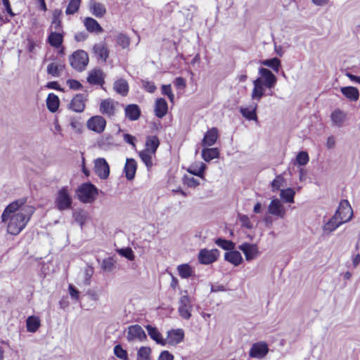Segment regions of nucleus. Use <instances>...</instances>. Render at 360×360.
<instances>
[{
  "instance_id": "obj_32",
  "label": "nucleus",
  "mask_w": 360,
  "mask_h": 360,
  "mask_svg": "<svg viewBox=\"0 0 360 360\" xmlns=\"http://www.w3.org/2000/svg\"><path fill=\"white\" fill-rule=\"evenodd\" d=\"M340 91L347 98L352 101H356L359 99V92L358 89L354 86L341 87Z\"/></svg>"
},
{
  "instance_id": "obj_18",
  "label": "nucleus",
  "mask_w": 360,
  "mask_h": 360,
  "mask_svg": "<svg viewBox=\"0 0 360 360\" xmlns=\"http://www.w3.org/2000/svg\"><path fill=\"white\" fill-rule=\"evenodd\" d=\"M124 114L129 120L136 121L141 117V110L137 104H129L124 108Z\"/></svg>"
},
{
  "instance_id": "obj_28",
  "label": "nucleus",
  "mask_w": 360,
  "mask_h": 360,
  "mask_svg": "<svg viewBox=\"0 0 360 360\" xmlns=\"http://www.w3.org/2000/svg\"><path fill=\"white\" fill-rule=\"evenodd\" d=\"M168 105L166 100L163 98H157L155 104V113L159 117H163L167 112Z\"/></svg>"
},
{
  "instance_id": "obj_4",
  "label": "nucleus",
  "mask_w": 360,
  "mask_h": 360,
  "mask_svg": "<svg viewBox=\"0 0 360 360\" xmlns=\"http://www.w3.org/2000/svg\"><path fill=\"white\" fill-rule=\"evenodd\" d=\"M73 199L72 189L68 186H63L58 190L55 198V206L59 211H65L72 208Z\"/></svg>"
},
{
  "instance_id": "obj_51",
  "label": "nucleus",
  "mask_w": 360,
  "mask_h": 360,
  "mask_svg": "<svg viewBox=\"0 0 360 360\" xmlns=\"http://www.w3.org/2000/svg\"><path fill=\"white\" fill-rule=\"evenodd\" d=\"M183 182L185 185L191 188H195L200 184V182L197 179L187 175H185L183 177Z\"/></svg>"
},
{
  "instance_id": "obj_23",
  "label": "nucleus",
  "mask_w": 360,
  "mask_h": 360,
  "mask_svg": "<svg viewBox=\"0 0 360 360\" xmlns=\"http://www.w3.org/2000/svg\"><path fill=\"white\" fill-rule=\"evenodd\" d=\"M100 111L102 114L112 117L115 113V103L111 99H105L101 102Z\"/></svg>"
},
{
  "instance_id": "obj_29",
  "label": "nucleus",
  "mask_w": 360,
  "mask_h": 360,
  "mask_svg": "<svg viewBox=\"0 0 360 360\" xmlns=\"http://www.w3.org/2000/svg\"><path fill=\"white\" fill-rule=\"evenodd\" d=\"M345 118L346 113L340 109H335L330 115L333 125L337 127H342Z\"/></svg>"
},
{
  "instance_id": "obj_9",
  "label": "nucleus",
  "mask_w": 360,
  "mask_h": 360,
  "mask_svg": "<svg viewBox=\"0 0 360 360\" xmlns=\"http://www.w3.org/2000/svg\"><path fill=\"white\" fill-rule=\"evenodd\" d=\"M268 213L273 216H276L283 219L286 214V210L282 202L276 198H272L268 206Z\"/></svg>"
},
{
  "instance_id": "obj_33",
  "label": "nucleus",
  "mask_w": 360,
  "mask_h": 360,
  "mask_svg": "<svg viewBox=\"0 0 360 360\" xmlns=\"http://www.w3.org/2000/svg\"><path fill=\"white\" fill-rule=\"evenodd\" d=\"M257 104L255 103L251 105L250 108H240V112L241 115L248 120H257Z\"/></svg>"
},
{
  "instance_id": "obj_35",
  "label": "nucleus",
  "mask_w": 360,
  "mask_h": 360,
  "mask_svg": "<svg viewBox=\"0 0 360 360\" xmlns=\"http://www.w3.org/2000/svg\"><path fill=\"white\" fill-rule=\"evenodd\" d=\"M93 50L94 53L103 62H105L109 56V51L105 44H96Z\"/></svg>"
},
{
  "instance_id": "obj_10",
  "label": "nucleus",
  "mask_w": 360,
  "mask_h": 360,
  "mask_svg": "<svg viewBox=\"0 0 360 360\" xmlns=\"http://www.w3.org/2000/svg\"><path fill=\"white\" fill-rule=\"evenodd\" d=\"M86 126L93 131L101 133L105 128L106 121L102 116L95 115L88 120Z\"/></svg>"
},
{
  "instance_id": "obj_6",
  "label": "nucleus",
  "mask_w": 360,
  "mask_h": 360,
  "mask_svg": "<svg viewBox=\"0 0 360 360\" xmlns=\"http://www.w3.org/2000/svg\"><path fill=\"white\" fill-rule=\"evenodd\" d=\"M184 295L179 298L178 311L179 315L184 319H189L191 316V311L193 305L190 297L187 295V291L185 290Z\"/></svg>"
},
{
  "instance_id": "obj_44",
  "label": "nucleus",
  "mask_w": 360,
  "mask_h": 360,
  "mask_svg": "<svg viewBox=\"0 0 360 360\" xmlns=\"http://www.w3.org/2000/svg\"><path fill=\"white\" fill-rule=\"evenodd\" d=\"M72 217L75 221L79 224L81 226H82L86 220L87 214L84 210H77L73 212Z\"/></svg>"
},
{
  "instance_id": "obj_7",
  "label": "nucleus",
  "mask_w": 360,
  "mask_h": 360,
  "mask_svg": "<svg viewBox=\"0 0 360 360\" xmlns=\"http://www.w3.org/2000/svg\"><path fill=\"white\" fill-rule=\"evenodd\" d=\"M335 215L343 223H346L351 220L353 217V211L348 200H342L339 205L338 209Z\"/></svg>"
},
{
  "instance_id": "obj_49",
  "label": "nucleus",
  "mask_w": 360,
  "mask_h": 360,
  "mask_svg": "<svg viewBox=\"0 0 360 360\" xmlns=\"http://www.w3.org/2000/svg\"><path fill=\"white\" fill-rule=\"evenodd\" d=\"M70 124L71 127L77 132H81L83 128V122L78 117H70Z\"/></svg>"
},
{
  "instance_id": "obj_58",
  "label": "nucleus",
  "mask_w": 360,
  "mask_h": 360,
  "mask_svg": "<svg viewBox=\"0 0 360 360\" xmlns=\"http://www.w3.org/2000/svg\"><path fill=\"white\" fill-rule=\"evenodd\" d=\"M67 84L71 89L74 90H79L82 87V84L79 81L75 79H68L67 81Z\"/></svg>"
},
{
  "instance_id": "obj_3",
  "label": "nucleus",
  "mask_w": 360,
  "mask_h": 360,
  "mask_svg": "<svg viewBox=\"0 0 360 360\" xmlns=\"http://www.w3.org/2000/svg\"><path fill=\"white\" fill-rule=\"evenodd\" d=\"M78 200L82 203H93L98 195V188L91 183L82 184L75 191Z\"/></svg>"
},
{
  "instance_id": "obj_1",
  "label": "nucleus",
  "mask_w": 360,
  "mask_h": 360,
  "mask_svg": "<svg viewBox=\"0 0 360 360\" xmlns=\"http://www.w3.org/2000/svg\"><path fill=\"white\" fill-rule=\"evenodd\" d=\"M26 198H20L10 203L1 215L2 221L7 225V232L19 234L26 226L34 212V207L26 205Z\"/></svg>"
},
{
  "instance_id": "obj_48",
  "label": "nucleus",
  "mask_w": 360,
  "mask_h": 360,
  "mask_svg": "<svg viewBox=\"0 0 360 360\" xmlns=\"http://www.w3.org/2000/svg\"><path fill=\"white\" fill-rule=\"evenodd\" d=\"M113 351H114L115 355L117 358L122 359V360H128L127 352L125 349H124L121 345H115L113 349Z\"/></svg>"
},
{
  "instance_id": "obj_45",
  "label": "nucleus",
  "mask_w": 360,
  "mask_h": 360,
  "mask_svg": "<svg viewBox=\"0 0 360 360\" xmlns=\"http://www.w3.org/2000/svg\"><path fill=\"white\" fill-rule=\"evenodd\" d=\"M82 0H70L66 8V15H73L78 11Z\"/></svg>"
},
{
  "instance_id": "obj_26",
  "label": "nucleus",
  "mask_w": 360,
  "mask_h": 360,
  "mask_svg": "<svg viewBox=\"0 0 360 360\" xmlns=\"http://www.w3.org/2000/svg\"><path fill=\"white\" fill-rule=\"evenodd\" d=\"M146 328L150 338L156 342L157 344L165 346L167 344L166 340L163 339L161 333L157 328L150 325H147Z\"/></svg>"
},
{
  "instance_id": "obj_40",
  "label": "nucleus",
  "mask_w": 360,
  "mask_h": 360,
  "mask_svg": "<svg viewBox=\"0 0 360 360\" xmlns=\"http://www.w3.org/2000/svg\"><path fill=\"white\" fill-rule=\"evenodd\" d=\"M260 64L271 68L274 72H278L281 66V60L278 58L262 60L259 61Z\"/></svg>"
},
{
  "instance_id": "obj_43",
  "label": "nucleus",
  "mask_w": 360,
  "mask_h": 360,
  "mask_svg": "<svg viewBox=\"0 0 360 360\" xmlns=\"http://www.w3.org/2000/svg\"><path fill=\"white\" fill-rule=\"evenodd\" d=\"M295 192L292 188H286V189H282L280 192V197L281 199L283 200L284 202H288V203H293L294 202V198H295Z\"/></svg>"
},
{
  "instance_id": "obj_25",
  "label": "nucleus",
  "mask_w": 360,
  "mask_h": 360,
  "mask_svg": "<svg viewBox=\"0 0 360 360\" xmlns=\"http://www.w3.org/2000/svg\"><path fill=\"white\" fill-rule=\"evenodd\" d=\"M254 88L251 97L253 100L259 101L264 95L265 85L262 83L260 78H257L253 81Z\"/></svg>"
},
{
  "instance_id": "obj_56",
  "label": "nucleus",
  "mask_w": 360,
  "mask_h": 360,
  "mask_svg": "<svg viewBox=\"0 0 360 360\" xmlns=\"http://www.w3.org/2000/svg\"><path fill=\"white\" fill-rule=\"evenodd\" d=\"M283 181L284 179L281 176H277L271 183L272 190L274 191L278 190L283 185Z\"/></svg>"
},
{
  "instance_id": "obj_8",
  "label": "nucleus",
  "mask_w": 360,
  "mask_h": 360,
  "mask_svg": "<svg viewBox=\"0 0 360 360\" xmlns=\"http://www.w3.org/2000/svg\"><path fill=\"white\" fill-rule=\"evenodd\" d=\"M126 338L130 342L134 341L143 342L146 340L147 336L141 326L132 325L127 329Z\"/></svg>"
},
{
  "instance_id": "obj_24",
  "label": "nucleus",
  "mask_w": 360,
  "mask_h": 360,
  "mask_svg": "<svg viewBox=\"0 0 360 360\" xmlns=\"http://www.w3.org/2000/svg\"><path fill=\"white\" fill-rule=\"evenodd\" d=\"M91 13L96 18H102L106 13V8L104 4L91 0L89 2Z\"/></svg>"
},
{
  "instance_id": "obj_54",
  "label": "nucleus",
  "mask_w": 360,
  "mask_h": 360,
  "mask_svg": "<svg viewBox=\"0 0 360 360\" xmlns=\"http://www.w3.org/2000/svg\"><path fill=\"white\" fill-rule=\"evenodd\" d=\"M142 86L143 88L148 93H154L157 89L154 82L148 80H143Z\"/></svg>"
},
{
  "instance_id": "obj_63",
  "label": "nucleus",
  "mask_w": 360,
  "mask_h": 360,
  "mask_svg": "<svg viewBox=\"0 0 360 360\" xmlns=\"http://www.w3.org/2000/svg\"><path fill=\"white\" fill-rule=\"evenodd\" d=\"M158 360H174V356L168 351H162L159 355Z\"/></svg>"
},
{
  "instance_id": "obj_31",
  "label": "nucleus",
  "mask_w": 360,
  "mask_h": 360,
  "mask_svg": "<svg viewBox=\"0 0 360 360\" xmlns=\"http://www.w3.org/2000/svg\"><path fill=\"white\" fill-rule=\"evenodd\" d=\"M126 163L124 166V173L126 178L128 180H132L134 178L136 171V163L134 159H126Z\"/></svg>"
},
{
  "instance_id": "obj_53",
  "label": "nucleus",
  "mask_w": 360,
  "mask_h": 360,
  "mask_svg": "<svg viewBox=\"0 0 360 360\" xmlns=\"http://www.w3.org/2000/svg\"><path fill=\"white\" fill-rule=\"evenodd\" d=\"M114 266L115 261L111 257L104 259L101 264L102 269L107 271H111L113 269Z\"/></svg>"
},
{
  "instance_id": "obj_42",
  "label": "nucleus",
  "mask_w": 360,
  "mask_h": 360,
  "mask_svg": "<svg viewBox=\"0 0 360 360\" xmlns=\"http://www.w3.org/2000/svg\"><path fill=\"white\" fill-rule=\"evenodd\" d=\"M26 326L28 332H36L40 326L39 319L35 316H29L26 321Z\"/></svg>"
},
{
  "instance_id": "obj_64",
  "label": "nucleus",
  "mask_w": 360,
  "mask_h": 360,
  "mask_svg": "<svg viewBox=\"0 0 360 360\" xmlns=\"http://www.w3.org/2000/svg\"><path fill=\"white\" fill-rule=\"evenodd\" d=\"M87 37H88V34L84 31L78 32L75 35V39L77 41H84V40H86L87 39Z\"/></svg>"
},
{
  "instance_id": "obj_39",
  "label": "nucleus",
  "mask_w": 360,
  "mask_h": 360,
  "mask_svg": "<svg viewBox=\"0 0 360 360\" xmlns=\"http://www.w3.org/2000/svg\"><path fill=\"white\" fill-rule=\"evenodd\" d=\"M225 259L233 264L234 266H238L243 261V257L240 253L236 250H230L226 252Z\"/></svg>"
},
{
  "instance_id": "obj_16",
  "label": "nucleus",
  "mask_w": 360,
  "mask_h": 360,
  "mask_svg": "<svg viewBox=\"0 0 360 360\" xmlns=\"http://www.w3.org/2000/svg\"><path fill=\"white\" fill-rule=\"evenodd\" d=\"M86 97L84 94H77L69 104V108L76 112H82L85 108Z\"/></svg>"
},
{
  "instance_id": "obj_19",
  "label": "nucleus",
  "mask_w": 360,
  "mask_h": 360,
  "mask_svg": "<svg viewBox=\"0 0 360 360\" xmlns=\"http://www.w3.org/2000/svg\"><path fill=\"white\" fill-rule=\"evenodd\" d=\"M83 23L86 30L91 33L100 34L103 32V27L98 21L91 17H86Z\"/></svg>"
},
{
  "instance_id": "obj_30",
  "label": "nucleus",
  "mask_w": 360,
  "mask_h": 360,
  "mask_svg": "<svg viewBox=\"0 0 360 360\" xmlns=\"http://www.w3.org/2000/svg\"><path fill=\"white\" fill-rule=\"evenodd\" d=\"M65 68L62 63L53 62L47 66V73L53 77H59Z\"/></svg>"
},
{
  "instance_id": "obj_62",
  "label": "nucleus",
  "mask_w": 360,
  "mask_h": 360,
  "mask_svg": "<svg viewBox=\"0 0 360 360\" xmlns=\"http://www.w3.org/2000/svg\"><path fill=\"white\" fill-rule=\"evenodd\" d=\"M1 1L5 8L6 12L11 17L14 16L15 13L12 11L9 0H1Z\"/></svg>"
},
{
  "instance_id": "obj_34",
  "label": "nucleus",
  "mask_w": 360,
  "mask_h": 360,
  "mask_svg": "<svg viewBox=\"0 0 360 360\" xmlns=\"http://www.w3.org/2000/svg\"><path fill=\"white\" fill-rule=\"evenodd\" d=\"M114 90L122 96H126L129 92V85L124 79H119L114 82Z\"/></svg>"
},
{
  "instance_id": "obj_41",
  "label": "nucleus",
  "mask_w": 360,
  "mask_h": 360,
  "mask_svg": "<svg viewBox=\"0 0 360 360\" xmlns=\"http://www.w3.org/2000/svg\"><path fill=\"white\" fill-rule=\"evenodd\" d=\"M177 271L182 278H188L194 274V270L188 264H183L177 266Z\"/></svg>"
},
{
  "instance_id": "obj_12",
  "label": "nucleus",
  "mask_w": 360,
  "mask_h": 360,
  "mask_svg": "<svg viewBox=\"0 0 360 360\" xmlns=\"http://www.w3.org/2000/svg\"><path fill=\"white\" fill-rule=\"evenodd\" d=\"M238 249L243 252L248 261L256 259L259 255V251L256 244L243 243L238 246Z\"/></svg>"
},
{
  "instance_id": "obj_61",
  "label": "nucleus",
  "mask_w": 360,
  "mask_h": 360,
  "mask_svg": "<svg viewBox=\"0 0 360 360\" xmlns=\"http://www.w3.org/2000/svg\"><path fill=\"white\" fill-rule=\"evenodd\" d=\"M123 139L126 143L132 146L133 147H135V142L136 141V139L135 136H134L129 134H124Z\"/></svg>"
},
{
  "instance_id": "obj_2",
  "label": "nucleus",
  "mask_w": 360,
  "mask_h": 360,
  "mask_svg": "<svg viewBox=\"0 0 360 360\" xmlns=\"http://www.w3.org/2000/svg\"><path fill=\"white\" fill-rule=\"evenodd\" d=\"M218 137V131L216 128H212L205 134L202 145L204 147L202 150V158H219V151L217 148H207L212 146Z\"/></svg>"
},
{
  "instance_id": "obj_59",
  "label": "nucleus",
  "mask_w": 360,
  "mask_h": 360,
  "mask_svg": "<svg viewBox=\"0 0 360 360\" xmlns=\"http://www.w3.org/2000/svg\"><path fill=\"white\" fill-rule=\"evenodd\" d=\"M51 28L54 29L53 32H63L61 20H52Z\"/></svg>"
},
{
  "instance_id": "obj_20",
  "label": "nucleus",
  "mask_w": 360,
  "mask_h": 360,
  "mask_svg": "<svg viewBox=\"0 0 360 360\" xmlns=\"http://www.w3.org/2000/svg\"><path fill=\"white\" fill-rule=\"evenodd\" d=\"M184 333L182 329L172 330L167 332V343L176 345L183 341Z\"/></svg>"
},
{
  "instance_id": "obj_50",
  "label": "nucleus",
  "mask_w": 360,
  "mask_h": 360,
  "mask_svg": "<svg viewBox=\"0 0 360 360\" xmlns=\"http://www.w3.org/2000/svg\"><path fill=\"white\" fill-rule=\"evenodd\" d=\"M116 42L122 48L126 49L129 45V39L125 34L120 33L117 36Z\"/></svg>"
},
{
  "instance_id": "obj_14",
  "label": "nucleus",
  "mask_w": 360,
  "mask_h": 360,
  "mask_svg": "<svg viewBox=\"0 0 360 360\" xmlns=\"http://www.w3.org/2000/svg\"><path fill=\"white\" fill-rule=\"evenodd\" d=\"M219 256V252L217 249L200 250L198 259L201 264H209L215 262Z\"/></svg>"
},
{
  "instance_id": "obj_60",
  "label": "nucleus",
  "mask_w": 360,
  "mask_h": 360,
  "mask_svg": "<svg viewBox=\"0 0 360 360\" xmlns=\"http://www.w3.org/2000/svg\"><path fill=\"white\" fill-rule=\"evenodd\" d=\"M174 84L179 89H184L186 85L185 79L181 77H176L174 81Z\"/></svg>"
},
{
  "instance_id": "obj_38",
  "label": "nucleus",
  "mask_w": 360,
  "mask_h": 360,
  "mask_svg": "<svg viewBox=\"0 0 360 360\" xmlns=\"http://www.w3.org/2000/svg\"><path fill=\"white\" fill-rule=\"evenodd\" d=\"M60 101L58 96L53 93L49 94L46 98V107L51 112H55L59 108Z\"/></svg>"
},
{
  "instance_id": "obj_36",
  "label": "nucleus",
  "mask_w": 360,
  "mask_h": 360,
  "mask_svg": "<svg viewBox=\"0 0 360 360\" xmlns=\"http://www.w3.org/2000/svg\"><path fill=\"white\" fill-rule=\"evenodd\" d=\"M343 223L342 221H340L335 214L333 217L324 225L323 226V232L325 234H329L331 232L334 231L337 228H338Z\"/></svg>"
},
{
  "instance_id": "obj_22",
  "label": "nucleus",
  "mask_w": 360,
  "mask_h": 360,
  "mask_svg": "<svg viewBox=\"0 0 360 360\" xmlns=\"http://www.w3.org/2000/svg\"><path fill=\"white\" fill-rule=\"evenodd\" d=\"M64 32L51 31L47 38V42L56 49L60 48L63 43Z\"/></svg>"
},
{
  "instance_id": "obj_47",
  "label": "nucleus",
  "mask_w": 360,
  "mask_h": 360,
  "mask_svg": "<svg viewBox=\"0 0 360 360\" xmlns=\"http://www.w3.org/2000/svg\"><path fill=\"white\" fill-rule=\"evenodd\" d=\"M216 244L226 250H231L234 249L235 245L231 240H224L222 238H218L216 240Z\"/></svg>"
},
{
  "instance_id": "obj_27",
  "label": "nucleus",
  "mask_w": 360,
  "mask_h": 360,
  "mask_svg": "<svg viewBox=\"0 0 360 360\" xmlns=\"http://www.w3.org/2000/svg\"><path fill=\"white\" fill-rule=\"evenodd\" d=\"M98 146L100 148L108 150L117 146L112 135L105 134L98 141Z\"/></svg>"
},
{
  "instance_id": "obj_46",
  "label": "nucleus",
  "mask_w": 360,
  "mask_h": 360,
  "mask_svg": "<svg viewBox=\"0 0 360 360\" xmlns=\"http://www.w3.org/2000/svg\"><path fill=\"white\" fill-rule=\"evenodd\" d=\"M151 349L141 347L137 352V360H150Z\"/></svg>"
},
{
  "instance_id": "obj_15",
  "label": "nucleus",
  "mask_w": 360,
  "mask_h": 360,
  "mask_svg": "<svg viewBox=\"0 0 360 360\" xmlns=\"http://www.w3.org/2000/svg\"><path fill=\"white\" fill-rule=\"evenodd\" d=\"M94 172L101 179H106L110 173L109 165L105 159L94 160Z\"/></svg>"
},
{
  "instance_id": "obj_52",
  "label": "nucleus",
  "mask_w": 360,
  "mask_h": 360,
  "mask_svg": "<svg viewBox=\"0 0 360 360\" xmlns=\"http://www.w3.org/2000/svg\"><path fill=\"white\" fill-rule=\"evenodd\" d=\"M117 252L122 257L128 259L130 261L134 259V255L130 248H121L117 250Z\"/></svg>"
},
{
  "instance_id": "obj_17",
  "label": "nucleus",
  "mask_w": 360,
  "mask_h": 360,
  "mask_svg": "<svg viewBox=\"0 0 360 360\" xmlns=\"http://www.w3.org/2000/svg\"><path fill=\"white\" fill-rule=\"evenodd\" d=\"M105 75L102 70L94 69L89 73L87 82L91 84L103 86Z\"/></svg>"
},
{
  "instance_id": "obj_5",
  "label": "nucleus",
  "mask_w": 360,
  "mask_h": 360,
  "mask_svg": "<svg viewBox=\"0 0 360 360\" xmlns=\"http://www.w3.org/2000/svg\"><path fill=\"white\" fill-rule=\"evenodd\" d=\"M70 65L78 72L83 71L89 63V56L83 50L75 51L69 58Z\"/></svg>"
},
{
  "instance_id": "obj_11",
  "label": "nucleus",
  "mask_w": 360,
  "mask_h": 360,
  "mask_svg": "<svg viewBox=\"0 0 360 360\" xmlns=\"http://www.w3.org/2000/svg\"><path fill=\"white\" fill-rule=\"evenodd\" d=\"M259 74L261 76L259 78L262 83L264 84L266 88L272 89L274 87L277 82V78L271 70L265 68H260L259 69Z\"/></svg>"
},
{
  "instance_id": "obj_13",
  "label": "nucleus",
  "mask_w": 360,
  "mask_h": 360,
  "mask_svg": "<svg viewBox=\"0 0 360 360\" xmlns=\"http://www.w3.org/2000/svg\"><path fill=\"white\" fill-rule=\"evenodd\" d=\"M269 352L268 345L264 342L254 343L250 350L249 355L252 358H264Z\"/></svg>"
},
{
  "instance_id": "obj_21",
  "label": "nucleus",
  "mask_w": 360,
  "mask_h": 360,
  "mask_svg": "<svg viewBox=\"0 0 360 360\" xmlns=\"http://www.w3.org/2000/svg\"><path fill=\"white\" fill-rule=\"evenodd\" d=\"M183 168L186 169L190 174L202 178L204 176V172L206 168V165L202 161H195L187 168L185 167Z\"/></svg>"
},
{
  "instance_id": "obj_37",
  "label": "nucleus",
  "mask_w": 360,
  "mask_h": 360,
  "mask_svg": "<svg viewBox=\"0 0 360 360\" xmlns=\"http://www.w3.org/2000/svg\"><path fill=\"white\" fill-rule=\"evenodd\" d=\"M160 145V141L156 136H149L146 141V151L152 155L154 154Z\"/></svg>"
},
{
  "instance_id": "obj_55",
  "label": "nucleus",
  "mask_w": 360,
  "mask_h": 360,
  "mask_svg": "<svg viewBox=\"0 0 360 360\" xmlns=\"http://www.w3.org/2000/svg\"><path fill=\"white\" fill-rule=\"evenodd\" d=\"M240 221L241 223L242 226L252 229L254 227L252 222L250 221V218L247 215H241L240 216Z\"/></svg>"
},
{
  "instance_id": "obj_57",
  "label": "nucleus",
  "mask_w": 360,
  "mask_h": 360,
  "mask_svg": "<svg viewBox=\"0 0 360 360\" xmlns=\"http://www.w3.org/2000/svg\"><path fill=\"white\" fill-rule=\"evenodd\" d=\"M68 290L72 299L75 300L76 301L79 300V292L73 285H69Z\"/></svg>"
}]
</instances>
